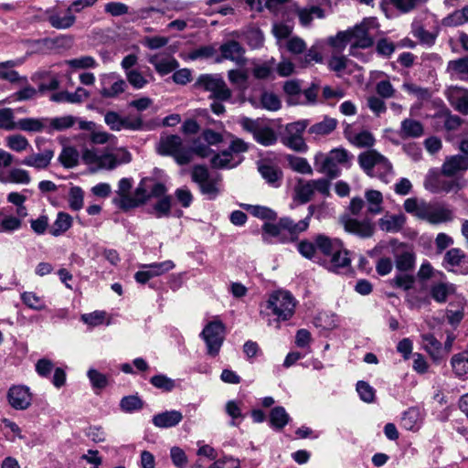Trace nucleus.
<instances>
[{
	"mask_svg": "<svg viewBox=\"0 0 468 468\" xmlns=\"http://www.w3.org/2000/svg\"><path fill=\"white\" fill-rule=\"evenodd\" d=\"M297 250L305 259L322 264L332 272L338 273L351 265L349 251L342 240L325 234H316L312 239L301 240Z\"/></svg>",
	"mask_w": 468,
	"mask_h": 468,
	"instance_id": "1",
	"label": "nucleus"
},
{
	"mask_svg": "<svg viewBox=\"0 0 468 468\" xmlns=\"http://www.w3.org/2000/svg\"><path fill=\"white\" fill-rule=\"evenodd\" d=\"M82 161L91 167L92 171L112 170L118 165L131 162V154L125 149L116 152L99 150L97 148H85L81 154Z\"/></svg>",
	"mask_w": 468,
	"mask_h": 468,
	"instance_id": "2",
	"label": "nucleus"
},
{
	"mask_svg": "<svg viewBox=\"0 0 468 468\" xmlns=\"http://www.w3.org/2000/svg\"><path fill=\"white\" fill-rule=\"evenodd\" d=\"M357 161L363 171L370 177H377L380 181L388 184L394 176L391 163L376 150L361 153Z\"/></svg>",
	"mask_w": 468,
	"mask_h": 468,
	"instance_id": "3",
	"label": "nucleus"
},
{
	"mask_svg": "<svg viewBox=\"0 0 468 468\" xmlns=\"http://www.w3.org/2000/svg\"><path fill=\"white\" fill-rule=\"evenodd\" d=\"M296 303L293 295L288 291L278 290L270 294L266 303V309L269 311L267 314L276 317V327H279L280 322L288 321L293 316Z\"/></svg>",
	"mask_w": 468,
	"mask_h": 468,
	"instance_id": "4",
	"label": "nucleus"
},
{
	"mask_svg": "<svg viewBox=\"0 0 468 468\" xmlns=\"http://www.w3.org/2000/svg\"><path fill=\"white\" fill-rule=\"evenodd\" d=\"M239 124L244 131L252 135L258 144L263 146H271L277 142L274 130L265 120L243 117L240 119Z\"/></svg>",
	"mask_w": 468,
	"mask_h": 468,
	"instance_id": "5",
	"label": "nucleus"
},
{
	"mask_svg": "<svg viewBox=\"0 0 468 468\" xmlns=\"http://www.w3.org/2000/svg\"><path fill=\"white\" fill-rule=\"evenodd\" d=\"M157 150L162 155L173 156L180 165H187L192 161V150L184 147L181 137L176 134L162 136Z\"/></svg>",
	"mask_w": 468,
	"mask_h": 468,
	"instance_id": "6",
	"label": "nucleus"
},
{
	"mask_svg": "<svg viewBox=\"0 0 468 468\" xmlns=\"http://www.w3.org/2000/svg\"><path fill=\"white\" fill-rule=\"evenodd\" d=\"M192 180L199 186L202 195L207 199H215L220 193L221 176L218 174H210L208 170L202 165L193 167L191 173Z\"/></svg>",
	"mask_w": 468,
	"mask_h": 468,
	"instance_id": "7",
	"label": "nucleus"
},
{
	"mask_svg": "<svg viewBox=\"0 0 468 468\" xmlns=\"http://www.w3.org/2000/svg\"><path fill=\"white\" fill-rule=\"evenodd\" d=\"M197 89L210 92V98L218 101H229L232 91L225 80L218 74H201L195 82Z\"/></svg>",
	"mask_w": 468,
	"mask_h": 468,
	"instance_id": "8",
	"label": "nucleus"
},
{
	"mask_svg": "<svg viewBox=\"0 0 468 468\" xmlns=\"http://www.w3.org/2000/svg\"><path fill=\"white\" fill-rule=\"evenodd\" d=\"M225 325L215 319L207 323L200 333V337L204 340L207 347V354L215 357L219 354L221 346L225 340Z\"/></svg>",
	"mask_w": 468,
	"mask_h": 468,
	"instance_id": "9",
	"label": "nucleus"
},
{
	"mask_svg": "<svg viewBox=\"0 0 468 468\" xmlns=\"http://www.w3.org/2000/svg\"><path fill=\"white\" fill-rule=\"evenodd\" d=\"M247 150L248 144L241 139L236 138L231 142L228 150L214 154L210 159V164L212 167L218 169L235 167L240 163V158L234 154L244 153Z\"/></svg>",
	"mask_w": 468,
	"mask_h": 468,
	"instance_id": "10",
	"label": "nucleus"
},
{
	"mask_svg": "<svg viewBox=\"0 0 468 468\" xmlns=\"http://www.w3.org/2000/svg\"><path fill=\"white\" fill-rule=\"evenodd\" d=\"M308 123L307 120H301L287 124L285 135L282 139L283 144L295 152L305 153L308 146L303 138V133L307 128Z\"/></svg>",
	"mask_w": 468,
	"mask_h": 468,
	"instance_id": "11",
	"label": "nucleus"
},
{
	"mask_svg": "<svg viewBox=\"0 0 468 468\" xmlns=\"http://www.w3.org/2000/svg\"><path fill=\"white\" fill-rule=\"evenodd\" d=\"M442 264L448 271L468 274V256L459 248L447 250Z\"/></svg>",
	"mask_w": 468,
	"mask_h": 468,
	"instance_id": "12",
	"label": "nucleus"
},
{
	"mask_svg": "<svg viewBox=\"0 0 468 468\" xmlns=\"http://www.w3.org/2000/svg\"><path fill=\"white\" fill-rule=\"evenodd\" d=\"M48 23L57 29H68L76 22V16L68 6L66 9L55 6L46 11Z\"/></svg>",
	"mask_w": 468,
	"mask_h": 468,
	"instance_id": "13",
	"label": "nucleus"
},
{
	"mask_svg": "<svg viewBox=\"0 0 468 468\" xmlns=\"http://www.w3.org/2000/svg\"><path fill=\"white\" fill-rule=\"evenodd\" d=\"M314 212V206L308 207L307 215L298 222H295L288 217L281 218L282 227L285 229L286 235H288L291 242L297 240L299 235L307 230L310 225V220Z\"/></svg>",
	"mask_w": 468,
	"mask_h": 468,
	"instance_id": "14",
	"label": "nucleus"
},
{
	"mask_svg": "<svg viewBox=\"0 0 468 468\" xmlns=\"http://www.w3.org/2000/svg\"><path fill=\"white\" fill-rule=\"evenodd\" d=\"M452 211L443 204L426 202L421 219L431 224H440L452 219Z\"/></svg>",
	"mask_w": 468,
	"mask_h": 468,
	"instance_id": "15",
	"label": "nucleus"
},
{
	"mask_svg": "<svg viewBox=\"0 0 468 468\" xmlns=\"http://www.w3.org/2000/svg\"><path fill=\"white\" fill-rule=\"evenodd\" d=\"M220 56L216 58L215 61L219 63L223 59H229L239 66L246 63L244 57V48L236 40H229L219 47Z\"/></svg>",
	"mask_w": 468,
	"mask_h": 468,
	"instance_id": "16",
	"label": "nucleus"
},
{
	"mask_svg": "<svg viewBox=\"0 0 468 468\" xmlns=\"http://www.w3.org/2000/svg\"><path fill=\"white\" fill-rule=\"evenodd\" d=\"M101 83L100 92L103 98H115L124 92L127 87L125 80L116 73L103 75Z\"/></svg>",
	"mask_w": 468,
	"mask_h": 468,
	"instance_id": "17",
	"label": "nucleus"
},
{
	"mask_svg": "<svg viewBox=\"0 0 468 468\" xmlns=\"http://www.w3.org/2000/svg\"><path fill=\"white\" fill-rule=\"evenodd\" d=\"M344 228L346 231L363 239L370 238L373 236L375 231L374 223L368 218L360 220L357 218H348L344 220Z\"/></svg>",
	"mask_w": 468,
	"mask_h": 468,
	"instance_id": "18",
	"label": "nucleus"
},
{
	"mask_svg": "<svg viewBox=\"0 0 468 468\" xmlns=\"http://www.w3.org/2000/svg\"><path fill=\"white\" fill-rule=\"evenodd\" d=\"M262 239L266 243H289L291 242L286 230L282 227L281 218L277 223L265 222L262 226Z\"/></svg>",
	"mask_w": 468,
	"mask_h": 468,
	"instance_id": "19",
	"label": "nucleus"
},
{
	"mask_svg": "<svg viewBox=\"0 0 468 468\" xmlns=\"http://www.w3.org/2000/svg\"><path fill=\"white\" fill-rule=\"evenodd\" d=\"M7 399L12 408L26 410L31 405L29 388L25 386H13L8 389Z\"/></svg>",
	"mask_w": 468,
	"mask_h": 468,
	"instance_id": "20",
	"label": "nucleus"
},
{
	"mask_svg": "<svg viewBox=\"0 0 468 468\" xmlns=\"http://www.w3.org/2000/svg\"><path fill=\"white\" fill-rule=\"evenodd\" d=\"M468 170V157L455 154L446 157L441 165V174L445 176H456Z\"/></svg>",
	"mask_w": 468,
	"mask_h": 468,
	"instance_id": "21",
	"label": "nucleus"
},
{
	"mask_svg": "<svg viewBox=\"0 0 468 468\" xmlns=\"http://www.w3.org/2000/svg\"><path fill=\"white\" fill-rule=\"evenodd\" d=\"M53 157L54 150L52 148H45L40 153L26 156L21 161V164L37 170H42L49 166Z\"/></svg>",
	"mask_w": 468,
	"mask_h": 468,
	"instance_id": "22",
	"label": "nucleus"
},
{
	"mask_svg": "<svg viewBox=\"0 0 468 468\" xmlns=\"http://www.w3.org/2000/svg\"><path fill=\"white\" fill-rule=\"evenodd\" d=\"M314 165L317 172L324 174L329 179H334L340 175L339 165L328 154H316L314 156Z\"/></svg>",
	"mask_w": 468,
	"mask_h": 468,
	"instance_id": "23",
	"label": "nucleus"
},
{
	"mask_svg": "<svg viewBox=\"0 0 468 468\" xmlns=\"http://www.w3.org/2000/svg\"><path fill=\"white\" fill-rule=\"evenodd\" d=\"M451 105L463 114H468V90L461 87H451L447 90Z\"/></svg>",
	"mask_w": 468,
	"mask_h": 468,
	"instance_id": "24",
	"label": "nucleus"
},
{
	"mask_svg": "<svg viewBox=\"0 0 468 468\" xmlns=\"http://www.w3.org/2000/svg\"><path fill=\"white\" fill-rule=\"evenodd\" d=\"M23 59L7 60L0 62V79L9 81L10 83H27V77H21L15 67L20 66Z\"/></svg>",
	"mask_w": 468,
	"mask_h": 468,
	"instance_id": "25",
	"label": "nucleus"
},
{
	"mask_svg": "<svg viewBox=\"0 0 468 468\" xmlns=\"http://www.w3.org/2000/svg\"><path fill=\"white\" fill-rule=\"evenodd\" d=\"M455 292V284L445 281L434 282L430 287V295L438 303H444Z\"/></svg>",
	"mask_w": 468,
	"mask_h": 468,
	"instance_id": "26",
	"label": "nucleus"
},
{
	"mask_svg": "<svg viewBox=\"0 0 468 468\" xmlns=\"http://www.w3.org/2000/svg\"><path fill=\"white\" fill-rule=\"evenodd\" d=\"M183 420L179 410H166L153 417V424L161 429H167L176 426Z\"/></svg>",
	"mask_w": 468,
	"mask_h": 468,
	"instance_id": "27",
	"label": "nucleus"
},
{
	"mask_svg": "<svg viewBox=\"0 0 468 468\" xmlns=\"http://www.w3.org/2000/svg\"><path fill=\"white\" fill-rule=\"evenodd\" d=\"M90 97V93L82 87L76 89L74 92L58 91L50 96V101L55 102L80 103Z\"/></svg>",
	"mask_w": 468,
	"mask_h": 468,
	"instance_id": "28",
	"label": "nucleus"
},
{
	"mask_svg": "<svg viewBox=\"0 0 468 468\" xmlns=\"http://www.w3.org/2000/svg\"><path fill=\"white\" fill-rule=\"evenodd\" d=\"M406 223V217L402 214H386L378 220L381 230L397 233L400 231Z\"/></svg>",
	"mask_w": 468,
	"mask_h": 468,
	"instance_id": "29",
	"label": "nucleus"
},
{
	"mask_svg": "<svg viewBox=\"0 0 468 468\" xmlns=\"http://www.w3.org/2000/svg\"><path fill=\"white\" fill-rule=\"evenodd\" d=\"M16 216L8 214L5 208L0 209V233H13L22 228L23 219Z\"/></svg>",
	"mask_w": 468,
	"mask_h": 468,
	"instance_id": "30",
	"label": "nucleus"
},
{
	"mask_svg": "<svg viewBox=\"0 0 468 468\" xmlns=\"http://www.w3.org/2000/svg\"><path fill=\"white\" fill-rule=\"evenodd\" d=\"M348 32L350 33L353 47L366 48L372 46L373 40L365 24L357 25L354 28L349 29Z\"/></svg>",
	"mask_w": 468,
	"mask_h": 468,
	"instance_id": "31",
	"label": "nucleus"
},
{
	"mask_svg": "<svg viewBox=\"0 0 468 468\" xmlns=\"http://www.w3.org/2000/svg\"><path fill=\"white\" fill-rule=\"evenodd\" d=\"M422 346L431 357L439 362L443 356L441 343L432 334L421 335Z\"/></svg>",
	"mask_w": 468,
	"mask_h": 468,
	"instance_id": "32",
	"label": "nucleus"
},
{
	"mask_svg": "<svg viewBox=\"0 0 468 468\" xmlns=\"http://www.w3.org/2000/svg\"><path fill=\"white\" fill-rule=\"evenodd\" d=\"M48 118H22L16 122V129L28 133L48 131Z\"/></svg>",
	"mask_w": 468,
	"mask_h": 468,
	"instance_id": "33",
	"label": "nucleus"
},
{
	"mask_svg": "<svg viewBox=\"0 0 468 468\" xmlns=\"http://www.w3.org/2000/svg\"><path fill=\"white\" fill-rule=\"evenodd\" d=\"M73 223L72 217L66 212H58L53 224L49 227L48 232L53 237H59L65 234Z\"/></svg>",
	"mask_w": 468,
	"mask_h": 468,
	"instance_id": "34",
	"label": "nucleus"
},
{
	"mask_svg": "<svg viewBox=\"0 0 468 468\" xmlns=\"http://www.w3.org/2000/svg\"><path fill=\"white\" fill-rule=\"evenodd\" d=\"M423 133V125L419 121L405 119L401 122L399 134L402 139L419 138L422 136Z\"/></svg>",
	"mask_w": 468,
	"mask_h": 468,
	"instance_id": "35",
	"label": "nucleus"
},
{
	"mask_svg": "<svg viewBox=\"0 0 468 468\" xmlns=\"http://www.w3.org/2000/svg\"><path fill=\"white\" fill-rule=\"evenodd\" d=\"M31 181L28 171L21 168H12L7 173L0 172V182L4 184L27 185Z\"/></svg>",
	"mask_w": 468,
	"mask_h": 468,
	"instance_id": "36",
	"label": "nucleus"
},
{
	"mask_svg": "<svg viewBox=\"0 0 468 468\" xmlns=\"http://www.w3.org/2000/svg\"><path fill=\"white\" fill-rule=\"evenodd\" d=\"M148 61L154 67L161 75H166L178 67V62L170 57L160 58L157 55L151 56Z\"/></svg>",
	"mask_w": 468,
	"mask_h": 468,
	"instance_id": "37",
	"label": "nucleus"
},
{
	"mask_svg": "<svg viewBox=\"0 0 468 468\" xmlns=\"http://www.w3.org/2000/svg\"><path fill=\"white\" fill-rule=\"evenodd\" d=\"M425 186L432 193H449L459 188V185L455 180L441 179L440 177L426 181Z\"/></svg>",
	"mask_w": 468,
	"mask_h": 468,
	"instance_id": "38",
	"label": "nucleus"
},
{
	"mask_svg": "<svg viewBox=\"0 0 468 468\" xmlns=\"http://www.w3.org/2000/svg\"><path fill=\"white\" fill-rule=\"evenodd\" d=\"M367 211L372 215L380 214L383 210V196L380 191L367 190L365 193Z\"/></svg>",
	"mask_w": 468,
	"mask_h": 468,
	"instance_id": "39",
	"label": "nucleus"
},
{
	"mask_svg": "<svg viewBox=\"0 0 468 468\" xmlns=\"http://www.w3.org/2000/svg\"><path fill=\"white\" fill-rule=\"evenodd\" d=\"M261 176L271 185L279 186L282 177V172L279 167L271 164H262L259 166Z\"/></svg>",
	"mask_w": 468,
	"mask_h": 468,
	"instance_id": "40",
	"label": "nucleus"
},
{
	"mask_svg": "<svg viewBox=\"0 0 468 468\" xmlns=\"http://www.w3.org/2000/svg\"><path fill=\"white\" fill-rule=\"evenodd\" d=\"M347 139L352 144L359 148L371 147L375 144L373 134L367 130L358 133L350 132L347 133Z\"/></svg>",
	"mask_w": 468,
	"mask_h": 468,
	"instance_id": "41",
	"label": "nucleus"
},
{
	"mask_svg": "<svg viewBox=\"0 0 468 468\" xmlns=\"http://www.w3.org/2000/svg\"><path fill=\"white\" fill-rule=\"evenodd\" d=\"M395 266L399 271H409L413 270L415 266L414 253L410 250L398 252L395 255Z\"/></svg>",
	"mask_w": 468,
	"mask_h": 468,
	"instance_id": "42",
	"label": "nucleus"
},
{
	"mask_svg": "<svg viewBox=\"0 0 468 468\" xmlns=\"http://www.w3.org/2000/svg\"><path fill=\"white\" fill-rule=\"evenodd\" d=\"M78 121V117L72 115H65L55 118H48V133H51L52 131H63L72 127L76 122Z\"/></svg>",
	"mask_w": 468,
	"mask_h": 468,
	"instance_id": "43",
	"label": "nucleus"
},
{
	"mask_svg": "<svg viewBox=\"0 0 468 468\" xmlns=\"http://www.w3.org/2000/svg\"><path fill=\"white\" fill-rule=\"evenodd\" d=\"M337 122L334 118L324 117L323 121L313 124L308 132L317 136L327 135L336 128Z\"/></svg>",
	"mask_w": 468,
	"mask_h": 468,
	"instance_id": "44",
	"label": "nucleus"
},
{
	"mask_svg": "<svg viewBox=\"0 0 468 468\" xmlns=\"http://www.w3.org/2000/svg\"><path fill=\"white\" fill-rule=\"evenodd\" d=\"M451 364L457 377L462 378L468 374V349L454 355Z\"/></svg>",
	"mask_w": 468,
	"mask_h": 468,
	"instance_id": "45",
	"label": "nucleus"
},
{
	"mask_svg": "<svg viewBox=\"0 0 468 468\" xmlns=\"http://www.w3.org/2000/svg\"><path fill=\"white\" fill-rule=\"evenodd\" d=\"M290 420V416L283 407L273 408L270 413L271 426L276 430L283 429Z\"/></svg>",
	"mask_w": 468,
	"mask_h": 468,
	"instance_id": "46",
	"label": "nucleus"
},
{
	"mask_svg": "<svg viewBox=\"0 0 468 468\" xmlns=\"http://www.w3.org/2000/svg\"><path fill=\"white\" fill-rule=\"evenodd\" d=\"M286 160L292 171L303 175H313V168L305 158L288 154Z\"/></svg>",
	"mask_w": 468,
	"mask_h": 468,
	"instance_id": "47",
	"label": "nucleus"
},
{
	"mask_svg": "<svg viewBox=\"0 0 468 468\" xmlns=\"http://www.w3.org/2000/svg\"><path fill=\"white\" fill-rule=\"evenodd\" d=\"M21 300L25 305L32 310L42 311L47 308L44 298L34 292H24L21 293Z\"/></svg>",
	"mask_w": 468,
	"mask_h": 468,
	"instance_id": "48",
	"label": "nucleus"
},
{
	"mask_svg": "<svg viewBox=\"0 0 468 468\" xmlns=\"http://www.w3.org/2000/svg\"><path fill=\"white\" fill-rule=\"evenodd\" d=\"M420 412L415 408H410L401 418V426L407 431H417L420 428Z\"/></svg>",
	"mask_w": 468,
	"mask_h": 468,
	"instance_id": "49",
	"label": "nucleus"
},
{
	"mask_svg": "<svg viewBox=\"0 0 468 468\" xmlns=\"http://www.w3.org/2000/svg\"><path fill=\"white\" fill-rule=\"evenodd\" d=\"M314 194V188L312 185V180H299L295 186V195L302 203H307L310 201Z\"/></svg>",
	"mask_w": 468,
	"mask_h": 468,
	"instance_id": "50",
	"label": "nucleus"
},
{
	"mask_svg": "<svg viewBox=\"0 0 468 468\" xmlns=\"http://www.w3.org/2000/svg\"><path fill=\"white\" fill-rule=\"evenodd\" d=\"M143 407L144 401L137 395L125 396L120 401V409L125 413L140 410Z\"/></svg>",
	"mask_w": 468,
	"mask_h": 468,
	"instance_id": "51",
	"label": "nucleus"
},
{
	"mask_svg": "<svg viewBox=\"0 0 468 468\" xmlns=\"http://www.w3.org/2000/svg\"><path fill=\"white\" fill-rule=\"evenodd\" d=\"M5 144L10 150L17 153L26 151L30 146L28 140L19 133L8 135L5 139Z\"/></svg>",
	"mask_w": 468,
	"mask_h": 468,
	"instance_id": "52",
	"label": "nucleus"
},
{
	"mask_svg": "<svg viewBox=\"0 0 468 468\" xmlns=\"http://www.w3.org/2000/svg\"><path fill=\"white\" fill-rule=\"evenodd\" d=\"M144 269H147L152 278L161 276L175 268V263L170 261H165L162 262H154L143 266Z\"/></svg>",
	"mask_w": 468,
	"mask_h": 468,
	"instance_id": "53",
	"label": "nucleus"
},
{
	"mask_svg": "<svg viewBox=\"0 0 468 468\" xmlns=\"http://www.w3.org/2000/svg\"><path fill=\"white\" fill-rule=\"evenodd\" d=\"M426 201L419 200L415 197L407 198L404 201L403 207L406 212L414 215L421 219L425 208Z\"/></svg>",
	"mask_w": 468,
	"mask_h": 468,
	"instance_id": "54",
	"label": "nucleus"
},
{
	"mask_svg": "<svg viewBox=\"0 0 468 468\" xmlns=\"http://www.w3.org/2000/svg\"><path fill=\"white\" fill-rule=\"evenodd\" d=\"M79 156L78 151L75 148L69 146L62 150L58 159L65 167L71 168L78 165Z\"/></svg>",
	"mask_w": 468,
	"mask_h": 468,
	"instance_id": "55",
	"label": "nucleus"
},
{
	"mask_svg": "<svg viewBox=\"0 0 468 468\" xmlns=\"http://www.w3.org/2000/svg\"><path fill=\"white\" fill-rule=\"evenodd\" d=\"M150 383L156 388L162 389L166 392L172 391L176 387L174 379L165 375L158 374L151 378Z\"/></svg>",
	"mask_w": 468,
	"mask_h": 468,
	"instance_id": "56",
	"label": "nucleus"
},
{
	"mask_svg": "<svg viewBox=\"0 0 468 468\" xmlns=\"http://www.w3.org/2000/svg\"><path fill=\"white\" fill-rule=\"evenodd\" d=\"M84 193L80 186H72L69 193V206L74 211L83 207Z\"/></svg>",
	"mask_w": 468,
	"mask_h": 468,
	"instance_id": "57",
	"label": "nucleus"
},
{
	"mask_svg": "<svg viewBox=\"0 0 468 468\" xmlns=\"http://www.w3.org/2000/svg\"><path fill=\"white\" fill-rule=\"evenodd\" d=\"M244 207L254 217L262 219H275L277 218L276 212L267 207L245 205Z\"/></svg>",
	"mask_w": 468,
	"mask_h": 468,
	"instance_id": "58",
	"label": "nucleus"
},
{
	"mask_svg": "<svg viewBox=\"0 0 468 468\" xmlns=\"http://www.w3.org/2000/svg\"><path fill=\"white\" fill-rule=\"evenodd\" d=\"M151 2L153 4H154L155 5H153L150 7H145V8H141L138 11V16L140 17H149L150 13H152V12H156V13H160L163 15L169 12V9H165L166 7V5H168L169 0H151Z\"/></svg>",
	"mask_w": 468,
	"mask_h": 468,
	"instance_id": "59",
	"label": "nucleus"
},
{
	"mask_svg": "<svg viewBox=\"0 0 468 468\" xmlns=\"http://www.w3.org/2000/svg\"><path fill=\"white\" fill-rule=\"evenodd\" d=\"M65 63L74 69H92L97 66L96 60L90 56H83L66 60Z\"/></svg>",
	"mask_w": 468,
	"mask_h": 468,
	"instance_id": "60",
	"label": "nucleus"
},
{
	"mask_svg": "<svg viewBox=\"0 0 468 468\" xmlns=\"http://www.w3.org/2000/svg\"><path fill=\"white\" fill-rule=\"evenodd\" d=\"M6 199L9 203H12L15 206H16V214L19 216V218L27 217V207L24 206V203L27 199L25 196L21 195L18 192H11L7 195Z\"/></svg>",
	"mask_w": 468,
	"mask_h": 468,
	"instance_id": "61",
	"label": "nucleus"
},
{
	"mask_svg": "<svg viewBox=\"0 0 468 468\" xmlns=\"http://www.w3.org/2000/svg\"><path fill=\"white\" fill-rule=\"evenodd\" d=\"M170 458L176 468H186L188 463V458L185 451L178 446L170 449Z\"/></svg>",
	"mask_w": 468,
	"mask_h": 468,
	"instance_id": "62",
	"label": "nucleus"
},
{
	"mask_svg": "<svg viewBox=\"0 0 468 468\" xmlns=\"http://www.w3.org/2000/svg\"><path fill=\"white\" fill-rule=\"evenodd\" d=\"M367 106L378 117L387 111L384 100L376 95H371L367 98Z\"/></svg>",
	"mask_w": 468,
	"mask_h": 468,
	"instance_id": "63",
	"label": "nucleus"
},
{
	"mask_svg": "<svg viewBox=\"0 0 468 468\" xmlns=\"http://www.w3.org/2000/svg\"><path fill=\"white\" fill-rule=\"evenodd\" d=\"M261 103L268 111H277L281 108L279 97L272 92H263L261 97Z\"/></svg>",
	"mask_w": 468,
	"mask_h": 468,
	"instance_id": "64",
	"label": "nucleus"
}]
</instances>
